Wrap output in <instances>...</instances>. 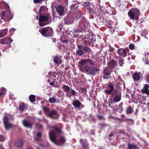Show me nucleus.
Here are the masks:
<instances>
[{
    "mask_svg": "<svg viewBox=\"0 0 149 149\" xmlns=\"http://www.w3.org/2000/svg\"><path fill=\"white\" fill-rule=\"evenodd\" d=\"M127 149H137V146L136 145L128 143L127 144Z\"/></svg>",
    "mask_w": 149,
    "mask_h": 149,
    "instance_id": "obj_36",
    "label": "nucleus"
},
{
    "mask_svg": "<svg viewBox=\"0 0 149 149\" xmlns=\"http://www.w3.org/2000/svg\"><path fill=\"white\" fill-rule=\"evenodd\" d=\"M133 112V108L131 106H129L126 110V113L128 114H132Z\"/></svg>",
    "mask_w": 149,
    "mask_h": 149,
    "instance_id": "obj_29",
    "label": "nucleus"
},
{
    "mask_svg": "<svg viewBox=\"0 0 149 149\" xmlns=\"http://www.w3.org/2000/svg\"><path fill=\"white\" fill-rule=\"evenodd\" d=\"M22 122L24 126L27 128H31L33 125L32 123L27 120H24Z\"/></svg>",
    "mask_w": 149,
    "mask_h": 149,
    "instance_id": "obj_21",
    "label": "nucleus"
},
{
    "mask_svg": "<svg viewBox=\"0 0 149 149\" xmlns=\"http://www.w3.org/2000/svg\"><path fill=\"white\" fill-rule=\"evenodd\" d=\"M8 30L5 29L3 30L0 32V38H2L6 36L8 33Z\"/></svg>",
    "mask_w": 149,
    "mask_h": 149,
    "instance_id": "obj_34",
    "label": "nucleus"
},
{
    "mask_svg": "<svg viewBox=\"0 0 149 149\" xmlns=\"http://www.w3.org/2000/svg\"><path fill=\"white\" fill-rule=\"evenodd\" d=\"M29 98L30 102L31 103H33L36 101V97L33 95H30L29 96Z\"/></svg>",
    "mask_w": 149,
    "mask_h": 149,
    "instance_id": "obj_38",
    "label": "nucleus"
},
{
    "mask_svg": "<svg viewBox=\"0 0 149 149\" xmlns=\"http://www.w3.org/2000/svg\"><path fill=\"white\" fill-rule=\"evenodd\" d=\"M66 96L67 97L68 96V97L70 98L71 97V95L70 94H69V93H66Z\"/></svg>",
    "mask_w": 149,
    "mask_h": 149,
    "instance_id": "obj_62",
    "label": "nucleus"
},
{
    "mask_svg": "<svg viewBox=\"0 0 149 149\" xmlns=\"http://www.w3.org/2000/svg\"><path fill=\"white\" fill-rule=\"evenodd\" d=\"M49 84L51 86H53L54 87H56V85H55V82L54 81H53L51 82H50L49 83Z\"/></svg>",
    "mask_w": 149,
    "mask_h": 149,
    "instance_id": "obj_54",
    "label": "nucleus"
},
{
    "mask_svg": "<svg viewBox=\"0 0 149 149\" xmlns=\"http://www.w3.org/2000/svg\"><path fill=\"white\" fill-rule=\"evenodd\" d=\"M52 128L56 133L57 134H63L62 128L58 127L56 126H53Z\"/></svg>",
    "mask_w": 149,
    "mask_h": 149,
    "instance_id": "obj_25",
    "label": "nucleus"
},
{
    "mask_svg": "<svg viewBox=\"0 0 149 149\" xmlns=\"http://www.w3.org/2000/svg\"><path fill=\"white\" fill-rule=\"evenodd\" d=\"M124 63V60L122 59H120L119 60V64L120 66H123V64Z\"/></svg>",
    "mask_w": 149,
    "mask_h": 149,
    "instance_id": "obj_46",
    "label": "nucleus"
},
{
    "mask_svg": "<svg viewBox=\"0 0 149 149\" xmlns=\"http://www.w3.org/2000/svg\"><path fill=\"white\" fill-rule=\"evenodd\" d=\"M62 88L63 91L68 93H70V91H69L70 88L68 86L65 85H63L62 86Z\"/></svg>",
    "mask_w": 149,
    "mask_h": 149,
    "instance_id": "obj_35",
    "label": "nucleus"
},
{
    "mask_svg": "<svg viewBox=\"0 0 149 149\" xmlns=\"http://www.w3.org/2000/svg\"><path fill=\"white\" fill-rule=\"evenodd\" d=\"M121 98V93H119L118 95H116L115 96L113 99V101L115 103L118 102L120 100Z\"/></svg>",
    "mask_w": 149,
    "mask_h": 149,
    "instance_id": "obj_27",
    "label": "nucleus"
},
{
    "mask_svg": "<svg viewBox=\"0 0 149 149\" xmlns=\"http://www.w3.org/2000/svg\"><path fill=\"white\" fill-rule=\"evenodd\" d=\"M84 70L85 72L87 74L94 75L97 72L100 71V70L98 68L95 67H92L88 65L84 66Z\"/></svg>",
    "mask_w": 149,
    "mask_h": 149,
    "instance_id": "obj_5",
    "label": "nucleus"
},
{
    "mask_svg": "<svg viewBox=\"0 0 149 149\" xmlns=\"http://www.w3.org/2000/svg\"><path fill=\"white\" fill-rule=\"evenodd\" d=\"M100 128H104L106 127L109 126V125L105 123H102L100 124Z\"/></svg>",
    "mask_w": 149,
    "mask_h": 149,
    "instance_id": "obj_42",
    "label": "nucleus"
},
{
    "mask_svg": "<svg viewBox=\"0 0 149 149\" xmlns=\"http://www.w3.org/2000/svg\"><path fill=\"white\" fill-rule=\"evenodd\" d=\"M112 70L111 69L107 67L105 68L103 71V74L104 77H106L109 75L111 73Z\"/></svg>",
    "mask_w": 149,
    "mask_h": 149,
    "instance_id": "obj_24",
    "label": "nucleus"
},
{
    "mask_svg": "<svg viewBox=\"0 0 149 149\" xmlns=\"http://www.w3.org/2000/svg\"><path fill=\"white\" fill-rule=\"evenodd\" d=\"M115 50L114 48L113 47H111L109 49V51L110 52H113Z\"/></svg>",
    "mask_w": 149,
    "mask_h": 149,
    "instance_id": "obj_60",
    "label": "nucleus"
},
{
    "mask_svg": "<svg viewBox=\"0 0 149 149\" xmlns=\"http://www.w3.org/2000/svg\"><path fill=\"white\" fill-rule=\"evenodd\" d=\"M0 14L1 18L5 21H9L13 17L12 14L10 11H2Z\"/></svg>",
    "mask_w": 149,
    "mask_h": 149,
    "instance_id": "obj_10",
    "label": "nucleus"
},
{
    "mask_svg": "<svg viewBox=\"0 0 149 149\" xmlns=\"http://www.w3.org/2000/svg\"><path fill=\"white\" fill-rule=\"evenodd\" d=\"M24 142L23 141L20 139H18L16 142V145L18 147H20L23 145Z\"/></svg>",
    "mask_w": 149,
    "mask_h": 149,
    "instance_id": "obj_30",
    "label": "nucleus"
},
{
    "mask_svg": "<svg viewBox=\"0 0 149 149\" xmlns=\"http://www.w3.org/2000/svg\"><path fill=\"white\" fill-rule=\"evenodd\" d=\"M78 5V4L75 3L74 4H72L71 5V10L73 11L74 12V13L76 12H81Z\"/></svg>",
    "mask_w": 149,
    "mask_h": 149,
    "instance_id": "obj_23",
    "label": "nucleus"
},
{
    "mask_svg": "<svg viewBox=\"0 0 149 149\" xmlns=\"http://www.w3.org/2000/svg\"><path fill=\"white\" fill-rule=\"evenodd\" d=\"M3 121L6 130H8L12 128L13 125L9 122L8 117L7 116H5L3 118Z\"/></svg>",
    "mask_w": 149,
    "mask_h": 149,
    "instance_id": "obj_14",
    "label": "nucleus"
},
{
    "mask_svg": "<svg viewBox=\"0 0 149 149\" xmlns=\"http://www.w3.org/2000/svg\"><path fill=\"white\" fill-rule=\"evenodd\" d=\"M43 109L45 114L51 118L56 119L59 117V114L55 110L50 111L49 109L47 107L44 108Z\"/></svg>",
    "mask_w": 149,
    "mask_h": 149,
    "instance_id": "obj_2",
    "label": "nucleus"
},
{
    "mask_svg": "<svg viewBox=\"0 0 149 149\" xmlns=\"http://www.w3.org/2000/svg\"><path fill=\"white\" fill-rule=\"evenodd\" d=\"M69 91H70V93H71L73 96H76L77 95L76 91L71 88H70Z\"/></svg>",
    "mask_w": 149,
    "mask_h": 149,
    "instance_id": "obj_44",
    "label": "nucleus"
},
{
    "mask_svg": "<svg viewBox=\"0 0 149 149\" xmlns=\"http://www.w3.org/2000/svg\"><path fill=\"white\" fill-rule=\"evenodd\" d=\"M99 8L101 10V11L103 13H105L106 12L107 10L103 6H100L99 5Z\"/></svg>",
    "mask_w": 149,
    "mask_h": 149,
    "instance_id": "obj_43",
    "label": "nucleus"
},
{
    "mask_svg": "<svg viewBox=\"0 0 149 149\" xmlns=\"http://www.w3.org/2000/svg\"><path fill=\"white\" fill-rule=\"evenodd\" d=\"M108 26V27L110 29H111L112 28V26L111 25H107Z\"/></svg>",
    "mask_w": 149,
    "mask_h": 149,
    "instance_id": "obj_64",
    "label": "nucleus"
},
{
    "mask_svg": "<svg viewBox=\"0 0 149 149\" xmlns=\"http://www.w3.org/2000/svg\"><path fill=\"white\" fill-rule=\"evenodd\" d=\"M81 90L82 92L84 93L86 91L87 89L83 87L81 88Z\"/></svg>",
    "mask_w": 149,
    "mask_h": 149,
    "instance_id": "obj_55",
    "label": "nucleus"
},
{
    "mask_svg": "<svg viewBox=\"0 0 149 149\" xmlns=\"http://www.w3.org/2000/svg\"><path fill=\"white\" fill-rule=\"evenodd\" d=\"M97 118L99 120H101L102 119H104L105 118H104L103 116H102L100 115H97Z\"/></svg>",
    "mask_w": 149,
    "mask_h": 149,
    "instance_id": "obj_50",
    "label": "nucleus"
},
{
    "mask_svg": "<svg viewBox=\"0 0 149 149\" xmlns=\"http://www.w3.org/2000/svg\"><path fill=\"white\" fill-rule=\"evenodd\" d=\"M149 88V85L148 84H146L144 86L143 88L141 90H146L148 89Z\"/></svg>",
    "mask_w": 149,
    "mask_h": 149,
    "instance_id": "obj_48",
    "label": "nucleus"
},
{
    "mask_svg": "<svg viewBox=\"0 0 149 149\" xmlns=\"http://www.w3.org/2000/svg\"><path fill=\"white\" fill-rule=\"evenodd\" d=\"M0 97H1L3 95L5 94L6 92V89L4 88H3L0 90Z\"/></svg>",
    "mask_w": 149,
    "mask_h": 149,
    "instance_id": "obj_40",
    "label": "nucleus"
},
{
    "mask_svg": "<svg viewBox=\"0 0 149 149\" xmlns=\"http://www.w3.org/2000/svg\"><path fill=\"white\" fill-rule=\"evenodd\" d=\"M57 12L60 16L63 15L64 13V8L63 6L59 5L55 7Z\"/></svg>",
    "mask_w": 149,
    "mask_h": 149,
    "instance_id": "obj_16",
    "label": "nucleus"
},
{
    "mask_svg": "<svg viewBox=\"0 0 149 149\" xmlns=\"http://www.w3.org/2000/svg\"><path fill=\"white\" fill-rule=\"evenodd\" d=\"M88 33L85 35L84 39V44L86 46H88L91 43H93L96 41L95 36L91 31L88 30Z\"/></svg>",
    "mask_w": 149,
    "mask_h": 149,
    "instance_id": "obj_1",
    "label": "nucleus"
},
{
    "mask_svg": "<svg viewBox=\"0 0 149 149\" xmlns=\"http://www.w3.org/2000/svg\"><path fill=\"white\" fill-rule=\"evenodd\" d=\"M42 136V133L41 132H38L37 134V136L41 137Z\"/></svg>",
    "mask_w": 149,
    "mask_h": 149,
    "instance_id": "obj_58",
    "label": "nucleus"
},
{
    "mask_svg": "<svg viewBox=\"0 0 149 149\" xmlns=\"http://www.w3.org/2000/svg\"><path fill=\"white\" fill-rule=\"evenodd\" d=\"M43 0H34L33 2L36 3H38L42 2Z\"/></svg>",
    "mask_w": 149,
    "mask_h": 149,
    "instance_id": "obj_53",
    "label": "nucleus"
},
{
    "mask_svg": "<svg viewBox=\"0 0 149 149\" xmlns=\"http://www.w3.org/2000/svg\"><path fill=\"white\" fill-rule=\"evenodd\" d=\"M112 95L113 96L116 95H118V91L116 90H113V91L112 92Z\"/></svg>",
    "mask_w": 149,
    "mask_h": 149,
    "instance_id": "obj_47",
    "label": "nucleus"
},
{
    "mask_svg": "<svg viewBox=\"0 0 149 149\" xmlns=\"http://www.w3.org/2000/svg\"><path fill=\"white\" fill-rule=\"evenodd\" d=\"M72 105L75 108L79 110L84 107V106L81 104V103L78 100L75 99L73 101Z\"/></svg>",
    "mask_w": 149,
    "mask_h": 149,
    "instance_id": "obj_13",
    "label": "nucleus"
},
{
    "mask_svg": "<svg viewBox=\"0 0 149 149\" xmlns=\"http://www.w3.org/2000/svg\"><path fill=\"white\" fill-rule=\"evenodd\" d=\"M73 17L74 19L76 20L79 19L81 17V12H76L73 14Z\"/></svg>",
    "mask_w": 149,
    "mask_h": 149,
    "instance_id": "obj_32",
    "label": "nucleus"
},
{
    "mask_svg": "<svg viewBox=\"0 0 149 149\" xmlns=\"http://www.w3.org/2000/svg\"><path fill=\"white\" fill-rule=\"evenodd\" d=\"M83 19L79 21V24L77 26L76 31L81 32H82L84 29H85L86 24L87 22V19L82 16Z\"/></svg>",
    "mask_w": 149,
    "mask_h": 149,
    "instance_id": "obj_9",
    "label": "nucleus"
},
{
    "mask_svg": "<svg viewBox=\"0 0 149 149\" xmlns=\"http://www.w3.org/2000/svg\"><path fill=\"white\" fill-rule=\"evenodd\" d=\"M108 87L110 88V89L109 90H107L105 91V92L107 94L109 95L114 90V87L113 84L111 83H110L108 85Z\"/></svg>",
    "mask_w": 149,
    "mask_h": 149,
    "instance_id": "obj_26",
    "label": "nucleus"
},
{
    "mask_svg": "<svg viewBox=\"0 0 149 149\" xmlns=\"http://www.w3.org/2000/svg\"><path fill=\"white\" fill-rule=\"evenodd\" d=\"M83 6L87 9L88 12L90 15L91 17L93 18L94 16V15L96 14L94 10V5L89 2H86L84 3Z\"/></svg>",
    "mask_w": 149,
    "mask_h": 149,
    "instance_id": "obj_4",
    "label": "nucleus"
},
{
    "mask_svg": "<svg viewBox=\"0 0 149 149\" xmlns=\"http://www.w3.org/2000/svg\"><path fill=\"white\" fill-rule=\"evenodd\" d=\"M108 20L103 17H101L100 19V21L101 22H102L104 24L106 25L108 23Z\"/></svg>",
    "mask_w": 149,
    "mask_h": 149,
    "instance_id": "obj_39",
    "label": "nucleus"
},
{
    "mask_svg": "<svg viewBox=\"0 0 149 149\" xmlns=\"http://www.w3.org/2000/svg\"><path fill=\"white\" fill-rule=\"evenodd\" d=\"M62 56L60 55H56L53 59L54 62L56 65L61 64L62 63Z\"/></svg>",
    "mask_w": 149,
    "mask_h": 149,
    "instance_id": "obj_17",
    "label": "nucleus"
},
{
    "mask_svg": "<svg viewBox=\"0 0 149 149\" xmlns=\"http://www.w3.org/2000/svg\"><path fill=\"white\" fill-rule=\"evenodd\" d=\"M65 1V5H67L68 4V0H64Z\"/></svg>",
    "mask_w": 149,
    "mask_h": 149,
    "instance_id": "obj_63",
    "label": "nucleus"
},
{
    "mask_svg": "<svg viewBox=\"0 0 149 149\" xmlns=\"http://www.w3.org/2000/svg\"><path fill=\"white\" fill-rule=\"evenodd\" d=\"M25 107V104L24 102H22L19 103V109L21 111H23Z\"/></svg>",
    "mask_w": 149,
    "mask_h": 149,
    "instance_id": "obj_37",
    "label": "nucleus"
},
{
    "mask_svg": "<svg viewBox=\"0 0 149 149\" xmlns=\"http://www.w3.org/2000/svg\"><path fill=\"white\" fill-rule=\"evenodd\" d=\"M49 18L48 14L45 15H41L39 16V25L40 26H44L48 24L47 21Z\"/></svg>",
    "mask_w": 149,
    "mask_h": 149,
    "instance_id": "obj_11",
    "label": "nucleus"
},
{
    "mask_svg": "<svg viewBox=\"0 0 149 149\" xmlns=\"http://www.w3.org/2000/svg\"><path fill=\"white\" fill-rule=\"evenodd\" d=\"M64 20L66 24H70L72 23L74 20L72 13H69L64 17Z\"/></svg>",
    "mask_w": 149,
    "mask_h": 149,
    "instance_id": "obj_12",
    "label": "nucleus"
},
{
    "mask_svg": "<svg viewBox=\"0 0 149 149\" xmlns=\"http://www.w3.org/2000/svg\"><path fill=\"white\" fill-rule=\"evenodd\" d=\"M49 136L50 140L55 143L56 141V136L55 133L53 131H50L49 133Z\"/></svg>",
    "mask_w": 149,
    "mask_h": 149,
    "instance_id": "obj_20",
    "label": "nucleus"
},
{
    "mask_svg": "<svg viewBox=\"0 0 149 149\" xmlns=\"http://www.w3.org/2000/svg\"><path fill=\"white\" fill-rule=\"evenodd\" d=\"M68 40H65L62 41V42L64 44H67L68 43Z\"/></svg>",
    "mask_w": 149,
    "mask_h": 149,
    "instance_id": "obj_57",
    "label": "nucleus"
},
{
    "mask_svg": "<svg viewBox=\"0 0 149 149\" xmlns=\"http://www.w3.org/2000/svg\"><path fill=\"white\" fill-rule=\"evenodd\" d=\"M39 31L43 36L45 37L51 36L53 34V29L49 27L40 28Z\"/></svg>",
    "mask_w": 149,
    "mask_h": 149,
    "instance_id": "obj_6",
    "label": "nucleus"
},
{
    "mask_svg": "<svg viewBox=\"0 0 149 149\" xmlns=\"http://www.w3.org/2000/svg\"><path fill=\"white\" fill-rule=\"evenodd\" d=\"M13 41V40L11 39L10 37H6L2 39L0 41V43L3 45H10V43Z\"/></svg>",
    "mask_w": 149,
    "mask_h": 149,
    "instance_id": "obj_15",
    "label": "nucleus"
},
{
    "mask_svg": "<svg viewBox=\"0 0 149 149\" xmlns=\"http://www.w3.org/2000/svg\"><path fill=\"white\" fill-rule=\"evenodd\" d=\"M129 48L131 50H133L135 48L134 45L133 44H130L129 46Z\"/></svg>",
    "mask_w": 149,
    "mask_h": 149,
    "instance_id": "obj_49",
    "label": "nucleus"
},
{
    "mask_svg": "<svg viewBox=\"0 0 149 149\" xmlns=\"http://www.w3.org/2000/svg\"><path fill=\"white\" fill-rule=\"evenodd\" d=\"M108 23L106 24V25H111L113 24L112 21L110 20H108Z\"/></svg>",
    "mask_w": 149,
    "mask_h": 149,
    "instance_id": "obj_56",
    "label": "nucleus"
},
{
    "mask_svg": "<svg viewBox=\"0 0 149 149\" xmlns=\"http://www.w3.org/2000/svg\"><path fill=\"white\" fill-rule=\"evenodd\" d=\"M146 80L147 82L149 83V73L147 74L146 76Z\"/></svg>",
    "mask_w": 149,
    "mask_h": 149,
    "instance_id": "obj_52",
    "label": "nucleus"
},
{
    "mask_svg": "<svg viewBox=\"0 0 149 149\" xmlns=\"http://www.w3.org/2000/svg\"><path fill=\"white\" fill-rule=\"evenodd\" d=\"M142 93H145L147 95H149V89H146V90H141Z\"/></svg>",
    "mask_w": 149,
    "mask_h": 149,
    "instance_id": "obj_45",
    "label": "nucleus"
},
{
    "mask_svg": "<svg viewBox=\"0 0 149 149\" xmlns=\"http://www.w3.org/2000/svg\"><path fill=\"white\" fill-rule=\"evenodd\" d=\"M109 67L111 69L114 68L117 64L116 61L114 59L111 60L108 63Z\"/></svg>",
    "mask_w": 149,
    "mask_h": 149,
    "instance_id": "obj_28",
    "label": "nucleus"
},
{
    "mask_svg": "<svg viewBox=\"0 0 149 149\" xmlns=\"http://www.w3.org/2000/svg\"><path fill=\"white\" fill-rule=\"evenodd\" d=\"M140 13V11L138 9L134 8L130 10L128 13V15L130 19H134L139 17Z\"/></svg>",
    "mask_w": 149,
    "mask_h": 149,
    "instance_id": "obj_7",
    "label": "nucleus"
},
{
    "mask_svg": "<svg viewBox=\"0 0 149 149\" xmlns=\"http://www.w3.org/2000/svg\"><path fill=\"white\" fill-rule=\"evenodd\" d=\"M87 63H88L92 65H95V62L94 61L89 58L83 59L79 62V68L81 71H82L81 70L84 71V66L83 65L86 64Z\"/></svg>",
    "mask_w": 149,
    "mask_h": 149,
    "instance_id": "obj_8",
    "label": "nucleus"
},
{
    "mask_svg": "<svg viewBox=\"0 0 149 149\" xmlns=\"http://www.w3.org/2000/svg\"><path fill=\"white\" fill-rule=\"evenodd\" d=\"M49 101L51 103H54L56 102V100L55 98L54 97H51L49 100Z\"/></svg>",
    "mask_w": 149,
    "mask_h": 149,
    "instance_id": "obj_41",
    "label": "nucleus"
},
{
    "mask_svg": "<svg viewBox=\"0 0 149 149\" xmlns=\"http://www.w3.org/2000/svg\"><path fill=\"white\" fill-rule=\"evenodd\" d=\"M5 138L3 136L0 135V141L2 142L4 141Z\"/></svg>",
    "mask_w": 149,
    "mask_h": 149,
    "instance_id": "obj_51",
    "label": "nucleus"
},
{
    "mask_svg": "<svg viewBox=\"0 0 149 149\" xmlns=\"http://www.w3.org/2000/svg\"><path fill=\"white\" fill-rule=\"evenodd\" d=\"M139 110L138 109H136V111L134 113V114L135 115H137L138 114Z\"/></svg>",
    "mask_w": 149,
    "mask_h": 149,
    "instance_id": "obj_61",
    "label": "nucleus"
},
{
    "mask_svg": "<svg viewBox=\"0 0 149 149\" xmlns=\"http://www.w3.org/2000/svg\"><path fill=\"white\" fill-rule=\"evenodd\" d=\"M47 7L45 6H42L40 7V13L41 15H43L47 11Z\"/></svg>",
    "mask_w": 149,
    "mask_h": 149,
    "instance_id": "obj_33",
    "label": "nucleus"
},
{
    "mask_svg": "<svg viewBox=\"0 0 149 149\" xmlns=\"http://www.w3.org/2000/svg\"><path fill=\"white\" fill-rule=\"evenodd\" d=\"M133 78L134 81L136 82L140 79V77L139 73H135L133 75Z\"/></svg>",
    "mask_w": 149,
    "mask_h": 149,
    "instance_id": "obj_31",
    "label": "nucleus"
},
{
    "mask_svg": "<svg viewBox=\"0 0 149 149\" xmlns=\"http://www.w3.org/2000/svg\"><path fill=\"white\" fill-rule=\"evenodd\" d=\"M119 55L123 57H125L127 56V52L123 48H120L118 49Z\"/></svg>",
    "mask_w": 149,
    "mask_h": 149,
    "instance_id": "obj_22",
    "label": "nucleus"
},
{
    "mask_svg": "<svg viewBox=\"0 0 149 149\" xmlns=\"http://www.w3.org/2000/svg\"><path fill=\"white\" fill-rule=\"evenodd\" d=\"M80 143L81 144L83 149H89V144L86 139H81L80 140Z\"/></svg>",
    "mask_w": 149,
    "mask_h": 149,
    "instance_id": "obj_19",
    "label": "nucleus"
},
{
    "mask_svg": "<svg viewBox=\"0 0 149 149\" xmlns=\"http://www.w3.org/2000/svg\"><path fill=\"white\" fill-rule=\"evenodd\" d=\"M66 139L64 136H62L56 141L55 144L59 146H63L65 142Z\"/></svg>",
    "mask_w": 149,
    "mask_h": 149,
    "instance_id": "obj_18",
    "label": "nucleus"
},
{
    "mask_svg": "<svg viewBox=\"0 0 149 149\" xmlns=\"http://www.w3.org/2000/svg\"><path fill=\"white\" fill-rule=\"evenodd\" d=\"M123 103L121 102L119 105V107H120V108L121 109V111H122L123 110L122 105H123Z\"/></svg>",
    "mask_w": 149,
    "mask_h": 149,
    "instance_id": "obj_59",
    "label": "nucleus"
},
{
    "mask_svg": "<svg viewBox=\"0 0 149 149\" xmlns=\"http://www.w3.org/2000/svg\"><path fill=\"white\" fill-rule=\"evenodd\" d=\"M77 46L78 49L77 50L76 53L79 56H81L85 53H87L91 51L90 48L82 45L77 44Z\"/></svg>",
    "mask_w": 149,
    "mask_h": 149,
    "instance_id": "obj_3",
    "label": "nucleus"
}]
</instances>
